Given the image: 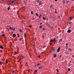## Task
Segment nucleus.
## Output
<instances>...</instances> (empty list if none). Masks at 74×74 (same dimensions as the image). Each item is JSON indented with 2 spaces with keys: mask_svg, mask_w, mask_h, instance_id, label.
Segmentation results:
<instances>
[{
  "mask_svg": "<svg viewBox=\"0 0 74 74\" xmlns=\"http://www.w3.org/2000/svg\"><path fill=\"white\" fill-rule=\"evenodd\" d=\"M42 4H43V2L42 1H40L38 3V5L40 6L41 5H42Z\"/></svg>",
  "mask_w": 74,
  "mask_h": 74,
  "instance_id": "1",
  "label": "nucleus"
},
{
  "mask_svg": "<svg viewBox=\"0 0 74 74\" xmlns=\"http://www.w3.org/2000/svg\"><path fill=\"white\" fill-rule=\"evenodd\" d=\"M54 51H55V49L54 47H52L51 50V51L52 52H53Z\"/></svg>",
  "mask_w": 74,
  "mask_h": 74,
  "instance_id": "2",
  "label": "nucleus"
},
{
  "mask_svg": "<svg viewBox=\"0 0 74 74\" xmlns=\"http://www.w3.org/2000/svg\"><path fill=\"white\" fill-rule=\"evenodd\" d=\"M60 47H59L58 48V50H57V52H59V51H60Z\"/></svg>",
  "mask_w": 74,
  "mask_h": 74,
  "instance_id": "3",
  "label": "nucleus"
},
{
  "mask_svg": "<svg viewBox=\"0 0 74 74\" xmlns=\"http://www.w3.org/2000/svg\"><path fill=\"white\" fill-rule=\"evenodd\" d=\"M44 68V66H40L38 67L39 69H41Z\"/></svg>",
  "mask_w": 74,
  "mask_h": 74,
  "instance_id": "4",
  "label": "nucleus"
},
{
  "mask_svg": "<svg viewBox=\"0 0 74 74\" xmlns=\"http://www.w3.org/2000/svg\"><path fill=\"white\" fill-rule=\"evenodd\" d=\"M16 35L15 34H13L12 36H13V38H14V37H16Z\"/></svg>",
  "mask_w": 74,
  "mask_h": 74,
  "instance_id": "5",
  "label": "nucleus"
},
{
  "mask_svg": "<svg viewBox=\"0 0 74 74\" xmlns=\"http://www.w3.org/2000/svg\"><path fill=\"white\" fill-rule=\"evenodd\" d=\"M71 32V30L70 29H68L67 31L68 33H70Z\"/></svg>",
  "mask_w": 74,
  "mask_h": 74,
  "instance_id": "6",
  "label": "nucleus"
},
{
  "mask_svg": "<svg viewBox=\"0 0 74 74\" xmlns=\"http://www.w3.org/2000/svg\"><path fill=\"white\" fill-rule=\"evenodd\" d=\"M53 42H56V39L55 38H54L53 40Z\"/></svg>",
  "mask_w": 74,
  "mask_h": 74,
  "instance_id": "7",
  "label": "nucleus"
},
{
  "mask_svg": "<svg viewBox=\"0 0 74 74\" xmlns=\"http://www.w3.org/2000/svg\"><path fill=\"white\" fill-rule=\"evenodd\" d=\"M54 58H56V54H55L53 56Z\"/></svg>",
  "mask_w": 74,
  "mask_h": 74,
  "instance_id": "8",
  "label": "nucleus"
},
{
  "mask_svg": "<svg viewBox=\"0 0 74 74\" xmlns=\"http://www.w3.org/2000/svg\"><path fill=\"white\" fill-rule=\"evenodd\" d=\"M5 35L4 34H3L1 35L2 37H5Z\"/></svg>",
  "mask_w": 74,
  "mask_h": 74,
  "instance_id": "9",
  "label": "nucleus"
},
{
  "mask_svg": "<svg viewBox=\"0 0 74 74\" xmlns=\"http://www.w3.org/2000/svg\"><path fill=\"white\" fill-rule=\"evenodd\" d=\"M68 49L69 51H72V50H71V49L70 48H69Z\"/></svg>",
  "mask_w": 74,
  "mask_h": 74,
  "instance_id": "10",
  "label": "nucleus"
},
{
  "mask_svg": "<svg viewBox=\"0 0 74 74\" xmlns=\"http://www.w3.org/2000/svg\"><path fill=\"white\" fill-rule=\"evenodd\" d=\"M26 33H24V37L26 38Z\"/></svg>",
  "mask_w": 74,
  "mask_h": 74,
  "instance_id": "11",
  "label": "nucleus"
},
{
  "mask_svg": "<svg viewBox=\"0 0 74 74\" xmlns=\"http://www.w3.org/2000/svg\"><path fill=\"white\" fill-rule=\"evenodd\" d=\"M0 48L1 49H3V47L1 46H0Z\"/></svg>",
  "mask_w": 74,
  "mask_h": 74,
  "instance_id": "12",
  "label": "nucleus"
},
{
  "mask_svg": "<svg viewBox=\"0 0 74 74\" xmlns=\"http://www.w3.org/2000/svg\"><path fill=\"white\" fill-rule=\"evenodd\" d=\"M6 63L7 64L8 63V60L7 59L6 60Z\"/></svg>",
  "mask_w": 74,
  "mask_h": 74,
  "instance_id": "13",
  "label": "nucleus"
},
{
  "mask_svg": "<svg viewBox=\"0 0 74 74\" xmlns=\"http://www.w3.org/2000/svg\"><path fill=\"white\" fill-rule=\"evenodd\" d=\"M42 16V14H40L39 16V18H41V17Z\"/></svg>",
  "mask_w": 74,
  "mask_h": 74,
  "instance_id": "14",
  "label": "nucleus"
},
{
  "mask_svg": "<svg viewBox=\"0 0 74 74\" xmlns=\"http://www.w3.org/2000/svg\"><path fill=\"white\" fill-rule=\"evenodd\" d=\"M63 3L64 4V3H65V0H63Z\"/></svg>",
  "mask_w": 74,
  "mask_h": 74,
  "instance_id": "15",
  "label": "nucleus"
},
{
  "mask_svg": "<svg viewBox=\"0 0 74 74\" xmlns=\"http://www.w3.org/2000/svg\"><path fill=\"white\" fill-rule=\"evenodd\" d=\"M70 70H71V69H70V68H69L68 69V71H70Z\"/></svg>",
  "mask_w": 74,
  "mask_h": 74,
  "instance_id": "16",
  "label": "nucleus"
},
{
  "mask_svg": "<svg viewBox=\"0 0 74 74\" xmlns=\"http://www.w3.org/2000/svg\"><path fill=\"white\" fill-rule=\"evenodd\" d=\"M40 0H37V3H38L40 2Z\"/></svg>",
  "mask_w": 74,
  "mask_h": 74,
  "instance_id": "17",
  "label": "nucleus"
},
{
  "mask_svg": "<svg viewBox=\"0 0 74 74\" xmlns=\"http://www.w3.org/2000/svg\"><path fill=\"white\" fill-rule=\"evenodd\" d=\"M62 41V39H60V40L59 41V42H60Z\"/></svg>",
  "mask_w": 74,
  "mask_h": 74,
  "instance_id": "18",
  "label": "nucleus"
},
{
  "mask_svg": "<svg viewBox=\"0 0 74 74\" xmlns=\"http://www.w3.org/2000/svg\"><path fill=\"white\" fill-rule=\"evenodd\" d=\"M10 7L9 6V7H8V10H10Z\"/></svg>",
  "mask_w": 74,
  "mask_h": 74,
  "instance_id": "19",
  "label": "nucleus"
},
{
  "mask_svg": "<svg viewBox=\"0 0 74 74\" xmlns=\"http://www.w3.org/2000/svg\"><path fill=\"white\" fill-rule=\"evenodd\" d=\"M3 62L1 61L0 62V65H1L2 64Z\"/></svg>",
  "mask_w": 74,
  "mask_h": 74,
  "instance_id": "20",
  "label": "nucleus"
},
{
  "mask_svg": "<svg viewBox=\"0 0 74 74\" xmlns=\"http://www.w3.org/2000/svg\"><path fill=\"white\" fill-rule=\"evenodd\" d=\"M17 36H17V37H19V34H17Z\"/></svg>",
  "mask_w": 74,
  "mask_h": 74,
  "instance_id": "21",
  "label": "nucleus"
},
{
  "mask_svg": "<svg viewBox=\"0 0 74 74\" xmlns=\"http://www.w3.org/2000/svg\"><path fill=\"white\" fill-rule=\"evenodd\" d=\"M36 14L37 16H38V14L37 13H36Z\"/></svg>",
  "mask_w": 74,
  "mask_h": 74,
  "instance_id": "22",
  "label": "nucleus"
},
{
  "mask_svg": "<svg viewBox=\"0 0 74 74\" xmlns=\"http://www.w3.org/2000/svg\"><path fill=\"white\" fill-rule=\"evenodd\" d=\"M12 30L13 31H15V28H14V29H12Z\"/></svg>",
  "mask_w": 74,
  "mask_h": 74,
  "instance_id": "23",
  "label": "nucleus"
},
{
  "mask_svg": "<svg viewBox=\"0 0 74 74\" xmlns=\"http://www.w3.org/2000/svg\"><path fill=\"white\" fill-rule=\"evenodd\" d=\"M42 25H41L39 27L40 29H41V28H42Z\"/></svg>",
  "mask_w": 74,
  "mask_h": 74,
  "instance_id": "24",
  "label": "nucleus"
},
{
  "mask_svg": "<svg viewBox=\"0 0 74 74\" xmlns=\"http://www.w3.org/2000/svg\"><path fill=\"white\" fill-rule=\"evenodd\" d=\"M9 29H11V30H12V28L11 27H9Z\"/></svg>",
  "mask_w": 74,
  "mask_h": 74,
  "instance_id": "25",
  "label": "nucleus"
},
{
  "mask_svg": "<svg viewBox=\"0 0 74 74\" xmlns=\"http://www.w3.org/2000/svg\"><path fill=\"white\" fill-rule=\"evenodd\" d=\"M14 53L15 54V55H16V54H17V52L16 51H15Z\"/></svg>",
  "mask_w": 74,
  "mask_h": 74,
  "instance_id": "26",
  "label": "nucleus"
},
{
  "mask_svg": "<svg viewBox=\"0 0 74 74\" xmlns=\"http://www.w3.org/2000/svg\"><path fill=\"white\" fill-rule=\"evenodd\" d=\"M15 1V0H10V1Z\"/></svg>",
  "mask_w": 74,
  "mask_h": 74,
  "instance_id": "27",
  "label": "nucleus"
},
{
  "mask_svg": "<svg viewBox=\"0 0 74 74\" xmlns=\"http://www.w3.org/2000/svg\"><path fill=\"white\" fill-rule=\"evenodd\" d=\"M11 1L12 2V4H13V3H14V1Z\"/></svg>",
  "mask_w": 74,
  "mask_h": 74,
  "instance_id": "28",
  "label": "nucleus"
},
{
  "mask_svg": "<svg viewBox=\"0 0 74 74\" xmlns=\"http://www.w3.org/2000/svg\"><path fill=\"white\" fill-rule=\"evenodd\" d=\"M43 19H44L45 20V19H46V18L44 17H43Z\"/></svg>",
  "mask_w": 74,
  "mask_h": 74,
  "instance_id": "29",
  "label": "nucleus"
},
{
  "mask_svg": "<svg viewBox=\"0 0 74 74\" xmlns=\"http://www.w3.org/2000/svg\"><path fill=\"white\" fill-rule=\"evenodd\" d=\"M31 13L32 14H33V12L32 11L31 12Z\"/></svg>",
  "mask_w": 74,
  "mask_h": 74,
  "instance_id": "30",
  "label": "nucleus"
},
{
  "mask_svg": "<svg viewBox=\"0 0 74 74\" xmlns=\"http://www.w3.org/2000/svg\"><path fill=\"white\" fill-rule=\"evenodd\" d=\"M51 41H53V40L51 39V40L50 41V42H51Z\"/></svg>",
  "mask_w": 74,
  "mask_h": 74,
  "instance_id": "31",
  "label": "nucleus"
},
{
  "mask_svg": "<svg viewBox=\"0 0 74 74\" xmlns=\"http://www.w3.org/2000/svg\"><path fill=\"white\" fill-rule=\"evenodd\" d=\"M66 49H67L68 48V46H66L65 47Z\"/></svg>",
  "mask_w": 74,
  "mask_h": 74,
  "instance_id": "32",
  "label": "nucleus"
},
{
  "mask_svg": "<svg viewBox=\"0 0 74 74\" xmlns=\"http://www.w3.org/2000/svg\"><path fill=\"white\" fill-rule=\"evenodd\" d=\"M34 71H35V72L36 73H37V70H35Z\"/></svg>",
  "mask_w": 74,
  "mask_h": 74,
  "instance_id": "33",
  "label": "nucleus"
},
{
  "mask_svg": "<svg viewBox=\"0 0 74 74\" xmlns=\"http://www.w3.org/2000/svg\"><path fill=\"white\" fill-rule=\"evenodd\" d=\"M22 40V38H21L20 39V41H21Z\"/></svg>",
  "mask_w": 74,
  "mask_h": 74,
  "instance_id": "34",
  "label": "nucleus"
},
{
  "mask_svg": "<svg viewBox=\"0 0 74 74\" xmlns=\"http://www.w3.org/2000/svg\"><path fill=\"white\" fill-rule=\"evenodd\" d=\"M70 21H71L72 20V18H71V17L70 18Z\"/></svg>",
  "mask_w": 74,
  "mask_h": 74,
  "instance_id": "35",
  "label": "nucleus"
},
{
  "mask_svg": "<svg viewBox=\"0 0 74 74\" xmlns=\"http://www.w3.org/2000/svg\"><path fill=\"white\" fill-rule=\"evenodd\" d=\"M12 72L13 73H15V71H13Z\"/></svg>",
  "mask_w": 74,
  "mask_h": 74,
  "instance_id": "36",
  "label": "nucleus"
},
{
  "mask_svg": "<svg viewBox=\"0 0 74 74\" xmlns=\"http://www.w3.org/2000/svg\"><path fill=\"white\" fill-rule=\"evenodd\" d=\"M56 71H57V72H59V70L58 69H56Z\"/></svg>",
  "mask_w": 74,
  "mask_h": 74,
  "instance_id": "37",
  "label": "nucleus"
},
{
  "mask_svg": "<svg viewBox=\"0 0 74 74\" xmlns=\"http://www.w3.org/2000/svg\"><path fill=\"white\" fill-rule=\"evenodd\" d=\"M69 1H66V3H69Z\"/></svg>",
  "mask_w": 74,
  "mask_h": 74,
  "instance_id": "38",
  "label": "nucleus"
},
{
  "mask_svg": "<svg viewBox=\"0 0 74 74\" xmlns=\"http://www.w3.org/2000/svg\"><path fill=\"white\" fill-rule=\"evenodd\" d=\"M46 47L45 46H44L43 47V48H45Z\"/></svg>",
  "mask_w": 74,
  "mask_h": 74,
  "instance_id": "39",
  "label": "nucleus"
},
{
  "mask_svg": "<svg viewBox=\"0 0 74 74\" xmlns=\"http://www.w3.org/2000/svg\"><path fill=\"white\" fill-rule=\"evenodd\" d=\"M20 32H22V29H20Z\"/></svg>",
  "mask_w": 74,
  "mask_h": 74,
  "instance_id": "40",
  "label": "nucleus"
},
{
  "mask_svg": "<svg viewBox=\"0 0 74 74\" xmlns=\"http://www.w3.org/2000/svg\"><path fill=\"white\" fill-rule=\"evenodd\" d=\"M66 46H67L68 45V43H66Z\"/></svg>",
  "mask_w": 74,
  "mask_h": 74,
  "instance_id": "41",
  "label": "nucleus"
},
{
  "mask_svg": "<svg viewBox=\"0 0 74 74\" xmlns=\"http://www.w3.org/2000/svg\"><path fill=\"white\" fill-rule=\"evenodd\" d=\"M40 55H39L38 56V58H40Z\"/></svg>",
  "mask_w": 74,
  "mask_h": 74,
  "instance_id": "42",
  "label": "nucleus"
},
{
  "mask_svg": "<svg viewBox=\"0 0 74 74\" xmlns=\"http://www.w3.org/2000/svg\"><path fill=\"white\" fill-rule=\"evenodd\" d=\"M37 66H40V64H38V63L37 64Z\"/></svg>",
  "mask_w": 74,
  "mask_h": 74,
  "instance_id": "43",
  "label": "nucleus"
},
{
  "mask_svg": "<svg viewBox=\"0 0 74 74\" xmlns=\"http://www.w3.org/2000/svg\"><path fill=\"white\" fill-rule=\"evenodd\" d=\"M45 28H43V30H45Z\"/></svg>",
  "mask_w": 74,
  "mask_h": 74,
  "instance_id": "44",
  "label": "nucleus"
},
{
  "mask_svg": "<svg viewBox=\"0 0 74 74\" xmlns=\"http://www.w3.org/2000/svg\"><path fill=\"white\" fill-rule=\"evenodd\" d=\"M29 27H32V25H30L29 26Z\"/></svg>",
  "mask_w": 74,
  "mask_h": 74,
  "instance_id": "45",
  "label": "nucleus"
},
{
  "mask_svg": "<svg viewBox=\"0 0 74 74\" xmlns=\"http://www.w3.org/2000/svg\"><path fill=\"white\" fill-rule=\"evenodd\" d=\"M31 70H30V69H28V71H31Z\"/></svg>",
  "mask_w": 74,
  "mask_h": 74,
  "instance_id": "46",
  "label": "nucleus"
},
{
  "mask_svg": "<svg viewBox=\"0 0 74 74\" xmlns=\"http://www.w3.org/2000/svg\"><path fill=\"white\" fill-rule=\"evenodd\" d=\"M50 8H52V6L51 5L50 6Z\"/></svg>",
  "mask_w": 74,
  "mask_h": 74,
  "instance_id": "47",
  "label": "nucleus"
},
{
  "mask_svg": "<svg viewBox=\"0 0 74 74\" xmlns=\"http://www.w3.org/2000/svg\"><path fill=\"white\" fill-rule=\"evenodd\" d=\"M24 3H26V1H24Z\"/></svg>",
  "mask_w": 74,
  "mask_h": 74,
  "instance_id": "48",
  "label": "nucleus"
},
{
  "mask_svg": "<svg viewBox=\"0 0 74 74\" xmlns=\"http://www.w3.org/2000/svg\"><path fill=\"white\" fill-rule=\"evenodd\" d=\"M50 45H52V43H50Z\"/></svg>",
  "mask_w": 74,
  "mask_h": 74,
  "instance_id": "49",
  "label": "nucleus"
},
{
  "mask_svg": "<svg viewBox=\"0 0 74 74\" xmlns=\"http://www.w3.org/2000/svg\"><path fill=\"white\" fill-rule=\"evenodd\" d=\"M1 53H2V52H3V51L2 50H1Z\"/></svg>",
  "mask_w": 74,
  "mask_h": 74,
  "instance_id": "50",
  "label": "nucleus"
},
{
  "mask_svg": "<svg viewBox=\"0 0 74 74\" xmlns=\"http://www.w3.org/2000/svg\"><path fill=\"white\" fill-rule=\"evenodd\" d=\"M51 29H53V27H51Z\"/></svg>",
  "mask_w": 74,
  "mask_h": 74,
  "instance_id": "51",
  "label": "nucleus"
},
{
  "mask_svg": "<svg viewBox=\"0 0 74 74\" xmlns=\"http://www.w3.org/2000/svg\"><path fill=\"white\" fill-rule=\"evenodd\" d=\"M34 67H37V66H36V65H35L34 66Z\"/></svg>",
  "mask_w": 74,
  "mask_h": 74,
  "instance_id": "52",
  "label": "nucleus"
},
{
  "mask_svg": "<svg viewBox=\"0 0 74 74\" xmlns=\"http://www.w3.org/2000/svg\"><path fill=\"white\" fill-rule=\"evenodd\" d=\"M42 23H40V25H42Z\"/></svg>",
  "mask_w": 74,
  "mask_h": 74,
  "instance_id": "53",
  "label": "nucleus"
},
{
  "mask_svg": "<svg viewBox=\"0 0 74 74\" xmlns=\"http://www.w3.org/2000/svg\"><path fill=\"white\" fill-rule=\"evenodd\" d=\"M9 26H10V25H7V27H9Z\"/></svg>",
  "mask_w": 74,
  "mask_h": 74,
  "instance_id": "54",
  "label": "nucleus"
},
{
  "mask_svg": "<svg viewBox=\"0 0 74 74\" xmlns=\"http://www.w3.org/2000/svg\"><path fill=\"white\" fill-rule=\"evenodd\" d=\"M19 61H21V59H19Z\"/></svg>",
  "mask_w": 74,
  "mask_h": 74,
  "instance_id": "55",
  "label": "nucleus"
},
{
  "mask_svg": "<svg viewBox=\"0 0 74 74\" xmlns=\"http://www.w3.org/2000/svg\"><path fill=\"white\" fill-rule=\"evenodd\" d=\"M47 21H48V19L47 18Z\"/></svg>",
  "mask_w": 74,
  "mask_h": 74,
  "instance_id": "56",
  "label": "nucleus"
},
{
  "mask_svg": "<svg viewBox=\"0 0 74 74\" xmlns=\"http://www.w3.org/2000/svg\"><path fill=\"white\" fill-rule=\"evenodd\" d=\"M55 1H57V0H55Z\"/></svg>",
  "mask_w": 74,
  "mask_h": 74,
  "instance_id": "57",
  "label": "nucleus"
},
{
  "mask_svg": "<svg viewBox=\"0 0 74 74\" xmlns=\"http://www.w3.org/2000/svg\"><path fill=\"white\" fill-rule=\"evenodd\" d=\"M23 58H24V57L23 56Z\"/></svg>",
  "mask_w": 74,
  "mask_h": 74,
  "instance_id": "58",
  "label": "nucleus"
},
{
  "mask_svg": "<svg viewBox=\"0 0 74 74\" xmlns=\"http://www.w3.org/2000/svg\"><path fill=\"white\" fill-rule=\"evenodd\" d=\"M60 57H62V56H60Z\"/></svg>",
  "mask_w": 74,
  "mask_h": 74,
  "instance_id": "59",
  "label": "nucleus"
},
{
  "mask_svg": "<svg viewBox=\"0 0 74 74\" xmlns=\"http://www.w3.org/2000/svg\"><path fill=\"white\" fill-rule=\"evenodd\" d=\"M72 1H74V0H72Z\"/></svg>",
  "mask_w": 74,
  "mask_h": 74,
  "instance_id": "60",
  "label": "nucleus"
},
{
  "mask_svg": "<svg viewBox=\"0 0 74 74\" xmlns=\"http://www.w3.org/2000/svg\"><path fill=\"white\" fill-rule=\"evenodd\" d=\"M58 17H59H59H60V16H58Z\"/></svg>",
  "mask_w": 74,
  "mask_h": 74,
  "instance_id": "61",
  "label": "nucleus"
},
{
  "mask_svg": "<svg viewBox=\"0 0 74 74\" xmlns=\"http://www.w3.org/2000/svg\"><path fill=\"white\" fill-rule=\"evenodd\" d=\"M14 5H15V4H14Z\"/></svg>",
  "mask_w": 74,
  "mask_h": 74,
  "instance_id": "62",
  "label": "nucleus"
},
{
  "mask_svg": "<svg viewBox=\"0 0 74 74\" xmlns=\"http://www.w3.org/2000/svg\"><path fill=\"white\" fill-rule=\"evenodd\" d=\"M53 21H54V20H53Z\"/></svg>",
  "mask_w": 74,
  "mask_h": 74,
  "instance_id": "63",
  "label": "nucleus"
}]
</instances>
